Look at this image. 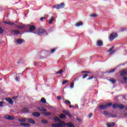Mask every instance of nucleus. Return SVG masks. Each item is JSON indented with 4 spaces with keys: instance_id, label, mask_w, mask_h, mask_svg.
<instances>
[{
    "instance_id": "f3484780",
    "label": "nucleus",
    "mask_w": 127,
    "mask_h": 127,
    "mask_svg": "<svg viewBox=\"0 0 127 127\" xmlns=\"http://www.w3.org/2000/svg\"><path fill=\"white\" fill-rule=\"evenodd\" d=\"M29 29L30 32H32V31H34L35 30V27L34 25H31L30 26Z\"/></svg>"
},
{
    "instance_id": "49530a36",
    "label": "nucleus",
    "mask_w": 127,
    "mask_h": 127,
    "mask_svg": "<svg viewBox=\"0 0 127 127\" xmlns=\"http://www.w3.org/2000/svg\"><path fill=\"white\" fill-rule=\"evenodd\" d=\"M56 48L55 49H53L51 50V53H54V52H55V51L56 50Z\"/></svg>"
},
{
    "instance_id": "13d9d810",
    "label": "nucleus",
    "mask_w": 127,
    "mask_h": 127,
    "mask_svg": "<svg viewBox=\"0 0 127 127\" xmlns=\"http://www.w3.org/2000/svg\"><path fill=\"white\" fill-rule=\"evenodd\" d=\"M15 80H16V81H18V77H17V76H16V77H15Z\"/></svg>"
},
{
    "instance_id": "5fc2aeb1",
    "label": "nucleus",
    "mask_w": 127,
    "mask_h": 127,
    "mask_svg": "<svg viewBox=\"0 0 127 127\" xmlns=\"http://www.w3.org/2000/svg\"><path fill=\"white\" fill-rule=\"evenodd\" d=\"M58 100H62V98L60 96H57Z\"/></svg>"
},
{
    "instance_id": "dca6fc26",
    "label": "nucleus",
    "mask_w": 127,
    "mask_h": 127,
    "mask_svg": "<svg viewBox=\"0 0 127 127\" xmlns=\"http://www.w3.org/2000/svg\"><path fill=\"white\" fill-rule=\"evenodd\" d=\"M20 126H22V127H30V125L29 124L27 123H20Z\"/></svg>"
},
{
    "instance_id": "4d7b16f0",
    "label": "nucleus",
    "mask_w": 127,
    "mask_h": 127,
    "mask_svg": "<svg viewBox=\"0 0 127 127\" xmlns=\"http://www.w3.org/2000/svg\"><path fill=\"white\" fill-rule=\"evenodd\" d=\"M123 80H124V81H126V80H127V77H124Z\"/></svg>"
},
{
    "instance_id": "e433bc0d",
    "label": "nucleus",
    "mask_w": 127,
    "mask_h": 127,
    "mask_svg": "<svg viewBox=\"0 0 127 127\" xmlns=\"http://www.w3.org/2000/svg\"><path fill=\"white\" fill-rule=\"evenodd\" d=\"M4 32V30H3V29H2V28L0 26V34H1V33H3Z\"/></svg>"
},
{
    "instance_id": "09e8293b",
    "label": "nucleus",
    "mask_w": 127,
    "mask_h": 127,
    "mask_svg": "<svg viewBox=\"0 0 127 127\" xmlns=\"http://www.w3.org/2000/svg\"><path fill=\"white\" fill-rule=\"evenodd\" d=\"M18 98V96H16L12 97L13 100H16Z\"/></svg>"
},
{
    "instance_id": "603ef678",
    "label": "nucleus",
    "mask_w": 127,
    "mask_h": 127,
    "mask_svg": "<svg viewBox=\"0 0 127 127\" xmlns=\"http://www.w3.org/2000/svg\"><path fill=\"white\" fill-rule=\"evenodd\" d=\"M43 19H45V17H42L40 18L41 21H43Z\"/></svg>"
},
{
    "instance_id": "4468645a",
    "label": "nucleus",
    "mask_w": 127,
    "mask_h": 127,
    "mask_svg": "<svg viewBox=\"0 0 127 127\" xmlns=\"http://www.w3.org/2000/svg\"><path fill=\"white\" fill-rule=\"evenodd\" d=\"M28 123H30V124H32V125H34V124H35V121H34V120L31 119V118H29L27 119Z\"/></svg>"
},
{
    "instance_id": "79ce46f5",
    "label": "nucleus",
    "mask_w": 127,
    "mask_h": 127,
    "mask_svg": "<svg viewBox=\"0 0 127 127\" xmlns=\"http://www.w3.org/2000/svg\"><path fill=\"white\" fill-rule=\"evenodd\" d=\"M42 123L43 124H47V121L46 120H42Z\"/></svg>"
},
{
    "instance_id": "6e6d98bb",
    "label": "nucleus",
    "mask_w": 127,
    "mask_h": 127,
    "mask_svg": "<svg viewBox=\"0 0 127 127\" xmlns=\"http://www.w3.org/2000/svg\"><path fill=\"white\" fill-rule=\"evenodd\" d=\"M72 108H74V109H78V105H76L75 107H74V106H73Z\"/></svg>"
},
{
    "instance_id": "a878e982",
    "label": "nucleus",
    "mask_w": 127,
    "mask_h": 127,
    "mask_svg": "<svg viewBox=\"0 0 127 127\" xmlns=\"http://www.w3.org/2000/svg\"><path fill=\"white\" fill-rule=\"evenodd\" d=\"M66 126H67V127H75L74 125H73V124L71 123H66Z\"/></svg>"
},
{
    "instance_id": "ddd939ff",
    "label": "nucleus",
    "mask_w": 127,
    "mask_h": 127,
    "mask_svg": "<svg viewBox=\"0 0 127 127\" xmlns=\"http://www.w3.org/2000/svg\"><path fill=\"white\" fill-rule=\"evenodd\" d=\"M106 126L108 127H113L116 126V124H115V123H107Z\"/></svg>"
},
{
    "instance_id": "6ab92c4d",
    "label": "nucleus",
    "mask_w": 127,
    "mask_h": 127,
    "mask_svg": "<svg viewBox=\"0 0 127 127\" xmlns=\"http://www.w3.org/2000/svg\"><path fill=\"white\" fill-rule=\"evenodd\" d=\"M4 23H5V24H9V25H13V24H14V23L8 21H4Z\"/></svg>"
},
{
    "instance_id": "f704fd0d",
    "label": "nucleus",
    "mask_w": 127,
    "mask_h": 127,
    "mask_svg": "<svg viewBox=\"0 0 127 127\" xmlns=\"http://www.w3.org/2000/svg\"><path fill=\"white\" fill-rule=\"evenodd\" d=\"M127 30V28H122L121 29L120 31H119L120 32H124V31H126Z\"/></svg>"
},
{
    "instance_id": "cd10ccee",
    "label": "nucleus",
    "mask_w": 127,
    "mask_h": 127,
    "mask_svg": "<svg viewBox=\"0 0 127 127\" xmlns=\"http://www.w3.org/2000/svg\"><path fill=\"white\" fill-rule=\"evenodd\" d=\"M42 115H44V116H50V115H51V113L47 112H44L42 113Z\"/></svg>"
},
{
    "instance_id": "37998d69",
    "label": "nucleus",
    "mask_w": 127,
    "mask_h": 127,
    "mask_svg": "<svg viewBox=\"0 0 127 127\" xmlns=\"http://www.w3.org/2000/svg\"><path fill=\"white\" fill-rule=\"evenodd\" d=\"M68 80H64L62 84L63 85H65L66 83H68Z\"/></svg>"
},
{
    "instance_id": "f8f14e48",
    "label": "nucleus",
    "mask_w": 127,
    "mask_h": 127,
    "mask_svg": "<svg viewBox=\"0 0 127 127\" xmlns=\"http://www.w3.org/2000/svg\"><path fill=\"white\" fill-rule=\"evenodd\" d=\"M11 33H13L14 35L15 34H20V32H19V31L17 30H13L11 31Z\"/></svg>"
},
{
    "instance_id": "3c124183",
    "label": "nucleus",
    "mask_w": 127,
    "mask_h": 127,
    "mask_svg": "<svg viewBox=\"0 0 127 127\" xmlns=\"http://www.w3.org/2000/svg\"><path fill=\"white\" fill-rule=\"evenodd\" d=\"M92 116H93V114H92V113H89V114H88V117H89V118H92Z\"/></svg>"
},
{
    "instance_id": "423d86ee",
    "label": "nucleus",
    "mask_w": 127,
    "mask_h": 127,
    "mask_svg": "<svg viewBox=\"0 0 127 127\" xmlns=\"http://www.w3.org/2000/svg\"><path fill=\"white\" fill-rule=\"evenodd\" d=\"M38 33L34 32L35 34H38V35H39L40 34H42V33H44L45 32V30L42 28H39L37 30Z\"/></svg>"
},
{
    "instance_id": "393cba45",
    "label": "nucleus",
    "mask_w": 127,
    "mask_h": 127,
    "mask_svg": "<svg viewBox=\"0 0 127 127\" xmlns=\"http://www.w3.org/2000/svg\"><path fill=\"white\" fill-rule=\"evenodd\" d=\"M54 120L55 121L56 123H57V122H59V123H60V122H62L61 120H60V119L57 117H55Z\"/></svg>"
},
{
    "instance_id": "7ed1b4c3",
    "label": "nucleus",
    "mask_w": 127,
    "mask_h": 127,
    "mask_svg": "<svg viewBox=\"0 0 127 127\" xmlns=\"http://www.w3.org/2000/svg\"><path fill=\"white\" fill-rule=\"evenodd\" d=\"M64 6H65V4L63 2L60 4L55 5L54 7V8H57V9H60L61 8H64Z\"/></svg>"
},
{
    "instance_id": "a18cd8bd",
    "label": "nucleus",
    "mask_w": 127,
    "mask_h": 127,
    "mask_svg": "<svg viewBox=\"0 0 127 127\" xmlns=\"http://www.w3.org/2000/svg\"><path fill=\"white\" fill-rule=\"evenodd\" d=\"M104 115H105V116H108V115H109V113L107 111H104L103 112Z\"/></svg>"
},
{
    "instance_id": "c03bdc74",
    "label": "nucleus",
    "mask_w": 127,
    "mask_h": 127,
    "mask_svg": "<svg viewBox=\"0 0 127 127\" xmlns=\"http://www.w3.org/2000/svg\"><path fill=\"white\" fill-rule=\"evenodd\" d=\"M95 78V76H92L87 78V80H92V79H94Z\"/></svg>"
},
{
    "instance_id": "20e7f679",
    "label": "nucleus",
    "mask_w": 127,
    "mask_h": 127,
    "mask_svg": "<svg viewBox=\"0 0 127 127\" xmlns=\"http://www.w3.org/2000/svg\"><path fill=\"white\" fill-rule=\"evenodd\" d=\"M114 48H115L114 47H112L108 50V52H110L109 55H113V54H115V52H117V50H113Z\"/></svg>"
},
{
    "instance_id": "c85d7f7f",
    "label": "nucleus",
    "mask_w": 127,
    "mask_h": 127,
    "mask_svg": "<svg viewBox=\"0 0 127 127\" xmlns=\"http://www.w3.org/2000/svg\"><path fill=\"white\" fill-rule=\"evenodd\" d=\"M118 108H119V109H120V110H123V109H125V105H123L122 104H118Z\"/></svg>"
},
{
    "instance_id": "5701e85b",
    "label": "nucleus",
    "mask_w": 127,
    "mask_h": 127,
    "mask_svg": "<svg viewBox=\"0 0 127 127\" xmlns=\"http://www.w3.org/2000/svg\"><path fill=\"white\" fill-rule=\"evenodd\" d=\"M22 113H29V110H28V109L26 108H23V110H22Z\"/></svg>"
},
{
    "instance_id": "b1692460",
    "label": "nucleus",
    "mask_w": 127,
    "mask_h": 127,
    "mask_svg": "<svg viewBox=\"0 0 127 127\" xmlns=\"http://www.w3.org/2000/svg\"><path fill=\"white\" fill-rule=\"evenodd\" d=\"M75 26H81V25H83V22L80 21V22H77L75 24Z\"/></svg>"
},
{
    "instance_id": "c9c22d12",
    "label": "nucleus",
    "mask_w": 127,
    "mask_h": 127,
    "mask_svg": "<svg viewBox=\"0 0 127 127\" xmlns=\"http://www.w3.org/2000/svg\"><path fill=\"white\" fill-rule=\"evenodd\" d=\"M60 119H65L66 118V116L63 114H61L60 116Z\"/></svg>"
},
{
    "instance_id": "864d4df0",
    "label": "nucleus",
    "mask_w": 127,
    "mask_h": 127,
    "mask_svg": "<svg viewBox=\"0 0 127 127\" xmlns=\"http://www.w3.org/2000/svg\"><path fill=\"white\" fill-rule=\"evenodd\" d=\"M70 88H74V83H72L70 84Z\"/></svg>"
},
{
    "instance_id": "4c0bfd02",
    "label": "nucleus",
    "mask_w": 127,
    "mask_h": 127,
    "mask_svg": "<svg viewBox=\"0 0 127 127\" xmlns=\"http://www.w3.org/2000/svg\"><path fill=\"white\" fill-rule=\"evenodd\" d=\"M112 105H113V104L112 103H108L106 104V105L107 106V108H109V107H111V106H112Z\"/></svg>"
},
{
    "instance_id": "0e129e2a",
    "label": "nucleus",
    "mask_w": 127,
    "mask_h": 127,
    "mask_svg": "<svg viewBox=\"0 0 127 127\" xmlns=\"http://www.w3.org/2000/svg\"><path fill=\"white\" fill-rule=\"evenodd\" d=\"M124 83H127V82H124Z\"/></svg>"
},
{
    "instance_id": "a211bd4d",
    "label": "nucleus",
    "mask_w": 127,
    "mask_h": 127,
    "mask_svg": "<svg viewBox=\"0 0 127 127\" xmlns=\"http://www.w3.org/2000/svg\"><path fill=\"white\" fill-rule=\"evenodd\" d=\"M63 113H64V114H65V115H66V116H67L69 118H71V114H70V113H69V112H68L66 110H64Z\"/></svg>"
},
{
    "instance_id": "1a4fd4ad",
    "label": "nucleus",
    "mask_w": 127,
    "mask_h": 127,
    "mask_svg": "<svg viewBox=\"0 0 127 127\" xmlns=\"http://www.w3.org/2000/svg\"><path fill=\"white\" fill-rule=\"evenodd\" d=\"M103 41L101 40H99L97 41V43H96L97 46L101 47V46H103Z\"/></svg>"
},
{
    "instance_id": "4be33fe9",
    "label": "nucleus",
    "mask_w": 127,
    "mask_h": 127,
    "mask_svg": "<svg viewBox=\"0 0 127 127\" xmlns=\"http://www.w3.org/2000/svg\"><path fill=\"white\" fill-rule=\"evenodd\" d=\"M99 109L100 110H104L105 109H107V105H103L99 106Z\"/></svg>"
},
{
    "instance_id": "f257e3e1",
    "label": "nucleus",
    "mask_w": 127,
    "mask_h": 127,
    "mask_svg": "<svg viewBox=\"0 0 127 127\" xmlns=\"http://www.w3.org/2000/svg\"><path fill=\"white\" fill-rule=\"evenodd\" d=\"M65 123L63 122H60L59 123H55L52 125L53 127H65Z\"/></svg>"
},
{
    "instance_id": "bf43d9fd",
    "label": "nucleus",
    "mask_w": 127,
    "mask_h": 127,
    "mask_svg": "<svg viewBox=\"0 0 127 127\" xmlns=\"http://www.w3.org/2000/svg\"><path fill=\"white\" fill-rule=\"evenodd\" d=\"M77 121H78L79 122H81V119H80L79 118H77Z\"/></svg>"
},
{
    "instance_id": "6e6552de",
    "label": "nucleus",
    "mask_w": 127,
    "mask_h": 127,
    "mask_svg": "<svg viewBox=\"0 0 127 127\" xmlns=\"http://www.w3.org/2000/svg\"><path fill=\"white\" fill-rule=\"evenodd\" d=\"M38 111H40V112H47V110L44 108L42 106H39L37 107Z\"/></svg>"
},
{
    "instance_id": "58836bf2",
    "label": "nucleus",
    "mask_w": 127,
    "mask_h": 127,
    "mask_svg": "<svg viewBox=\"0 0 127 127\" xmlns=\"http://www.w3.org/2000/svg\"><path fill=\"white\" fill-rule=\"evenodd\" d=\"M90 16L91 17H96V16H98V15L96 14H90Z\"/></svg>"
},
{
    "instance_id": "aec40b11",
    "label": "nucleus",
    "mask_w": 127,
    "mask_h": 127,
    "mask_svg": "<svg viewBox=\"0 0 127 127\" xmlns=\"http://www.w3.org/2000/svg\"><path fill=\"white\" fill-rule=\"evenodd\" d=\"M32 114L34 117H40V113L38 112H33Z\"/></svg>"
},
{
    "instance_id": "ea45409f",
    "label": "nucleus",
    "mask_w": 127,
    "mask_h": 127,
    "mask_svg": "<svg viewBox=\"0 0 127 127\" xmlns=\"http://www.w3.org/2000/svg\"><path fill=\"white\" fill-rule=\"evenodd\" d=\"M115 71H116V68H114L113 69L108 71V73H114Z\"/></svg>"
},
{
    "instance_id": "39448f33",
    "label": "nucleus",
    "mask_w": 127,
    "mask_h": 127,
    "mask_svg": "<svg viewBox=\"0 0 127 127\" xmlns=\"http://www.w3.org/2000/svg\"><path fill=\"white\" fill-rule=\"evenodd\" d=\"M119 73L122 77H125V76H127V69H123L119 71Z\"/></svg>"
},
{
    "instance_id": "c756f323",
    "label": "nucleus",
    "mask_w": 127,
    "mask_h": 127,
    "mask_svg": "<svg viewBox=\"0 0 127 127\" xmlns=\"http://www.w3.org/2000/svg\"><path fill=\"white\" fill-rule=\"evenodd\" d=\"M16 27L17 28H19V29H24V28H25V25L16 26Z\"/></svg>"
},
{
    "instance_id": "f03ea898",
    "label": "nucleus",
    "mask_w": 127,
    "mask_h": 127,
    "mask_svg": "<svg viewBox=\"0 0 127 127\" xmlns=\"http://www.w3.org/2000/svg\"><path fill=\"white\" fill-rule=\"evenodd\" d=\"M118 36V34L117 33H112L110 34L109 39L110 41H113L115 38H116Z\"/></svg>"
},
{
    "instance_id": "8fccbe9b",
    "label": "nucleus",
    "mask_w": 127,
    "mask_h": 127,
    "mask_svg": "<svg viewBox=\"0 0 127 127\" xmlns=\"http://www.w3.org/2000/svg\"><path fill=\"white\" fill-rule=\"evenodd\" d=\"M82 73H88V74H90V71H82Z\"/></svg>"
},
{
    "instance_id": "9b49d317",
    "label": "nucleus",
    "mask_w": 127,
    "mask_h": 127,
    "mask_svg": "<svg viewBox=\"0 0 127 127\" xmlns=\"http://www.w3.org/2000/svg\"><path fill=\"white\" fill-rule=\"evenodd\" d=\"M5 100L11 105H12L13 104V101H12V99L9 98H5Z\"/></svg>"
},
{
    "instance_id": "473e14b6",
    "label": "nucleus",
    "mask_w": 127,
    "mask_h": 127,
    "mask_svg": "<svg viewBox=\"0 0 127 127\" xmlns=\"http://www.w3.org/2000/svg\"><path fill=\"white\" fill-rule=\"evenodd\" d=\"M109 81L111 82V83H113V84H115L117 82V80L114 79V78H111Z\"/></svg>"
},
{
    "instance_id": "0eeeda50",
    "label": "nucleus",
    "mask_w": 127,
    "mask_h": 127,
    "mask_svg": "<svg viewBox=\"0 0 127 127\" xmlns=\"http://www.w3.org/2000/svg\"><path fill=\"white\" fill-rule=\"evenodd\" d=\"M25 41L23 39H17L15 40L16 44H22Z\"/></svg>"
},
{
    "instance_id": "e2e57ef3",
    "label": "nucleus",
    "mask_w": 127,
    "mask_h": 127,
    "mask_svg": "<svg viewBox=\"0 0 127 127\" xmlns=\"http://www.w3.org/2000/svg\"><path fill=\"white\" fill-rule=\"evenodd\" d=\"M125 116H127V114H125Z\"/></svg>"
},
{
    "instance_id": "bb28decb",
    "label": "nucleus",
    "mask_w": 127,
    "mask_h": 127,
    "mask_svg": "<svg viewBox=\"0 0 127 127\" xmlns=\"http://www.w3.org/2000/svg\"><path fill=\"white\" fill-rule=\"evenodd\" d=\"M18 122H20V123H25V122H26V118L18 119Z\"/></svg>"
},
{
    "instance_id": "680f3d73",
    "label": "nucleus",
    "mask_w": 127,
    "mask_h": 127,
    "mask_svg": "<svg viewBox=\"0 0 127 127\" xmlns=\"http://www.w3.org/2000/svg\"><path fill=\"white\" fill-rule=\"evenodd\" d=\"M17 22H18L17 21H15V23H17Z\"/></svg>"
},
{
    "instance_id": "72a5a7b5",
    "label": "nucleus",
    "mask_w": 127,
    "mask_h": 127,
    "mask_svg": "<svg viewBox=\"0 0 127 127\" xmlns=\"http://www.w3.org/2000/svg\"><path fill=\"white\" fill-rule=\"evenodd\" d=\"M63 70L62 69L60 70L59 71L56 72V74H62Z\"/></svg>"
},
{
    "instance_id": "de8ad7c7",
    "label": "nucleus",
    "mask_w": 127,
    "mask_h": 127,
    "mask_svg": "<svg viewBox=\"0 0 127 127\" xmlns=\"http://www.w3.org/2000/svg\"><path fill=\"white\" fill-rule=\"evenodd\" d=\"M3 106V101H0V107H2Z\"/></svg>"
},
{
    "instance_id": "412c9836",
    "label": "nucleus",
    "mask_w": 127,
    "mask_h": 127,
    "mask_svg": "<svg viewBox=\"0 0 127 127\" xmlns=\"http://www.w3.org/2000/svg\"><path fill=\"white\" fill-rule=\"evenodd\" d=\"M64 103L67 106H69V105L71 104V102L69 100H67L66 99H64Z\"/></svg>"
},
{
    "instance_id": "7c9ffc66",
    "label": "nucleus",
    "mask_w": 127,
    "mask_h": 127,
    "mask_svg": "<svg viewBox=\"0 0 127 127\" xmlns=\"http://www.w3.org/2000/svg\"><path fill=\"white\" fill-rule=\"evenodd\" d=\"M112 107L113 109H117V108H119V104L118 103L114 104H113Z\"/></svg>"
},
{
    "instance_id": "2f4dec72",
    "label": "nucleus",
    "mask_w": 127,
    "mask_h": 127,
    "mask_svg": "<svg viewBox=\"0 0 127 127\" xmlns=\"http://www.w3.org/2000/svg\"><path fill=\"white\" fill-rule=\"evenodd\" d=\"M41 103H43V104H46V99L44 98H42L41 99Z\"/></svg>"
},
{
    "instance_id": "9d476101",
    "label": "nucleus",
    "mask_w": 127,
    "mask_h": 127,
    "mask_svg": "<svg viewBox=\"0 0 127 127\" xmlns=\"http://www.w3.org/2000/svg\"><path fill=\"white\" fill-rule=\"evenodd\" d=\"M4 118L6 120H12L14 119V118L12 116H10L9 115H5Z\"/></svg>"
},
{
    "instance_id": "2eb2a0df",
    "label": "nucleus",
    "mask_w": 127,
    "mask_h": 127,
    "mask_svg": "<svg viewBox=\"0 0 127 127\" xmlns=\"http://www.w3.org/2000/svg\"><path fill=\"white\" fill-rule=\"evenodd\" d=\"M53 20H55V21H56V20L54 19V17L53 16H52L50 19L49 20V24H52V22H53Z\"/></svg>"
},
{
    "instance_id": "a19ab883",
    "label": "nucleus",
    "mask_w": 127,
    "mask_h": 127,
    "mask_svg": "<svg viewBox=\"0 0 127 127\" xmlns=\"http://www.w3.org/2000/svg\"><path fill=\"white\" fill-rule=\"evenodd\" d=\"M88 76H89V74H84V75L83 76L82 78H83V79H85V78H87V77H88Z\"/></svg>"
},
{
    "instance_id": "052dcab7",
    "label": "nucleus",
    "mask_w": 127,
    "mask_h": 127,
    "mask_svg": "<svg viewBox=\"0 0 127 127\" xmlns=\"http://www.w3.org/2000/svg\"><path fill=\"white\" fill-rule=\"evenodd\" d=\"M72 107H73V106H72V105H69L70 109H71V108H72Z\"/></svg>"
},
{
    "instance_id": "69168bd1",
    "label": "nucleus",
    "mask_w": 127,
    "mask_h": 127,
    "mask_svg": "<svg viewBox=\"0 0 127 127\" xmlns=\"http://www.w3.org/2000/svg\"><path fill=\"white\" fill-rule=\"evenodd\" d=\"M126 109H127V108H126Z\"/></svg>"
}]
</instances>
